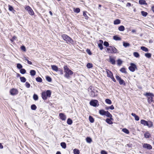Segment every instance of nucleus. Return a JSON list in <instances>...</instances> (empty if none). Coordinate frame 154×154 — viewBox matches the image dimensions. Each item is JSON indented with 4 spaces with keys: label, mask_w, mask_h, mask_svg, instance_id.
Masks as SVG:
<instances>
[{
    "label": "nucleus",
    "mask_w": 154,
    "mask_h": 154,
    "mask_svg": "<svg viewBox=\"0 0 154 154\" xmlns=\"http://www.w3.org/2000/svg\"><path fill=\"white\" fill-rule=\"evenodd\" d=\"M64 72L65 74L64 76L67 79H69L70 78V75L73 74V72L69 69V68L66 66H64Z\"/></svg>",
    "instance_id": "obj_1"
},
{
    "label": "nucleus",
    "mask_w": 154,
    "mask_h": 154,
    "mask_svg": "<svg viewBox=\"0 0 154 154\" xmlns=\"http://www.w3.org/2000/svg\"><path fill=\"white\" fill-rule=\"evenodd\" d=\"M144 95L147 97L148 102L149 103H150L152 102L154 103V98L153 97L154 95L152 93L150 92H147Z\"/></svg>",
    "instance_id": "obj_2"
},
{
    "label": "nucleus",
    "mask_w": 154,
    "mask_h": 154,
    "mask_svg": "<svg viewBox=\"0 0 154 154\" xmlns=\"http://www.w3.org/2000/svg\"><path fill=\"white\" fill-rule=\"evenodd\" d=\"M63 39L67 43L74 44V41L70 37L66 34H63L62 35Z\"/></svg>",
    "instance_id": "obj_3"
},
{
    "label": "nucleus",
    "mask_w": 154,
    "mask_h": 154,
    "mask_svg": "<svg viewBox=\"0 0 154 154\" xmlns=\"http://www.w3.org/2000/svg\"><path fill=\"white\" fill-rule=\"evenodd\" d=\"M51 91L50 90H47L46 91L42 92V97L44 100H46L47 97H51Z\"/></svg>",
    "instance_id": "obj_4"
},
{
    "label": "nucleus",
    "mask_w": 154,
    "mask_h": 154,
    "mask_svg": "<svg viewBox=\"0 0 154 154\" xmlns=\"http://www.w3.org/2000/svg\"><path fill=\"white\" fill-rule=\"evenodd\" d=\"M106 52L109 53L116 54L118 53V50L115 47L110 46L106 48Z\"/></svg>",
    "instance_id": "obj_5"
},
{
    "label": "nucleus",
    "mask_w": 154,
    "mask_h": 154,
    "mask_svg": "<svg viewBox=\"0 0 154 154\" xmlns=\"http://www.w3.org/2000/svg\"><path fill=\"white\" fill-rule=\"evenodd\" d=\"M130 66L129 67V69L132 72H134L135 69H137V66L133 63H131Z\"/></svg>",
    "instance_id": "obj_6"
},
{
    "label": "nucleus",
    "mask_w": 154,
    "mask_h": 154,
    "mask_svg": "<svg viewBox=\"0 0 154 154\" xmlns=\"http://www.w3.org/2000/svg\"><path fill=\"white\" fill-rule=\"evenodd\" d=\"M90 104L91 106L94 107L98 106L99 104L98 101L96 100H92L90 102Z\"/></svg>",
    "instance_id": "obj_7"
},
{
    "label": "nucleus",
    "mask_w": 154,
    "mask_h": 154,
    "mask_svg": "<svg viewBox=\"0 0 154 154\" xmlns=\"http://www.w3.org/2000/svg\"><path fill=\"white\" fill-rule=\"evenodd\" d=\"M25 9L28 11L29 14L31 15H33L34 14V12L32 8H31L29 6H26L25 8Z\"/></svg>",
    "instance_id": "obj_8"
},
{
    "label": "nucleus",
    "mask_w": 154,
    "mask_h": 154,
    "mask_svg": "<svg viewBox=\"0 0 154 154\" xmlns=\"http://www.w3.org/2000/svg\"><path fill=\"white\" fill-rule=\"evenodd\" d=\"M10 93L11 95H14L17 94L18 93V91L16 89L13 88L10 91Z\"/></svg>",
    "instance_id": "obj_9"
},
{
    "label": "nucleus",
    "mask_w": 154,
    "mask_h": 154,
    "mask_svg": "<svg viewBox=\"0 0 154 154\" xmlns=\"http://www.w3.org/2000/svg\"><path fill=\"white\" fill-rule=\"evenodd\" d=\"M60 119L62 120L65 121L66 119V116L63 113H60L59 114Z\"/></svg>",
    "instance_id": "obj_10"
},
{
    "label": "nucleus",
    "mask_w": 154,
    "mask_h": 154,
    "mask_svg": "<svg viewBox=\"0 0 154 154\" xmlns=\"http://www.w3.org/2000/svg\"><path fill=\"white\" fill-rule=\"evenodd\" d=\"M144 136L145 138L146 139H149L151 137V135L149 132L146 131L144 133Z\"/></svg>",
    "instance_id": "obj_11"
},
{
    "label": "nucleus",
    "mask_w": 154,
    "mask_h": 154,
    "mask_svg": "<svg viewBox=\"0 0 154 154\" xmlns=\"http://www.w3.org/2000/svg\"><path fill=\"white\" fill-rule=\"evenodd\" d=\"M153 126V122L150 121H147L146 122V126H147L149 128H151Z\"/></svg>",
    "instance_id": "obj_12"
},
{
    "label": "nucleus",
    "mask_w": 154,
    "mask_h": 154,
    "mask_svg": "<svg viewBox=\"0 0 154 154\" xmlns=\"http://www.w3.org/2000/svg\"><path fill=\"white\" fill-rule=\"evenodd\" d=\"M143 147L144 148H146L148 149H152V146L150 144L147 143H144Z\"/></svg>",
    "instance_id": "obj_13"
},
{
    "label": "nucleus",
    "mask_w": 154,
    "mask_h": 154,
    "mask_svg": "<svg viewBox=\"0 0 154 154\" xmlns=\"http://www.w3.org/2000/svg\"><path fill=\"white\" fill-rule=\"evenodd\" d=\"M106 70L107 74V76L110 78H112V77L113 76L112 72L108 69H106Z\"/></svg>",
    "instance_id": "obj_14"
},
{
    "label": "nucleus",
    "mask_w": 154,
    "mask_h": 154,
    "mask_svg": "<svg viewBox=\"0 0 154 154\" xmlns=\"http://www.w3.org/2000/svg\"><path fill=\"white\" fill-rule=\"evenodd\" d=\"M99 41L100 43L98 44V46L100 48V50H102L103 49V47L102 45V44L103 42V40H100Z\"/></svg>",
    "instance_id": "obj_15"
},
{
    "label": "nucleus",
    "mask_w": 154,
    "mask_h": 154,
    "mask_svg": "<svg viewBox=\"0 0 154 154\" xmlns=\"http://www.w3.org/2000/svg\"><path fill=\"white\" fill-rule=\"evenodd\" d=\"M106 111H105L103 109H101L99 111V114L102 116H105L106 115Z\"/></svg>",
    "instance_id": "obj_16"
},
{
    "label": "nucleus",
    "mask_w": 154,
    "mask_h": 154,
    "mask_svg": "<svg viewBox=\"0 0 154 154\" xmlns=\"http://www.w3.org/2000/svg\"><path fill=\"white\" fill-rule=\"evenodd\" d=\"M109 62L113 65H114L115 64V60L112 57H109Z\"/></svg>",
    "instance_id": "obj_17"
},
{
    "label": "nucleus",
    "mask_w": 154,
    "mask_h": 154,
    "mask_svg": "<svg viewBox=\"0 0 154 154\" xmlns=\"http://www.w3.org/2000/svg\"><path fill=\"white\" fill-rule=\"evenodd\" d=\"M8 7L9 10L14 14L15 12H16V11L13 9V7L10 5H8Z\"/></svg>",
    "instance_id": "obj_18"
},
{
    "label": "nucleus",
    "mask_w": 154,
    "mask_h": 154,
    "mask_svg": "<svg viewBox=\"0 0 154 154\" xmlns=\"http://www.w3.org/2000/svg\"><path fill=\"white\" fill-rule=\"evenodd\" d=\"M51 67L52 69L56 72H57L58 70V67L56 65H52L51 66Z\"/></svg>",
    "instance_id": "obj_19"
},
{
    "label": "nucleus",
    "mask_w": 154,
    "mask_h": 154,
    "mask_svg": "<svg viewBox=\"0 0 154 154\" xmlns=\"http://www.w3.org/2000/svg\"><path fill=\"white\" fill-rule=\"evenodd\" d=\"M131 115L134 117L136 121H138L139 120V117L135 114L132 113H131Z\"/></svg>",
    "instance_id": "obj_20"
},
{
    "label": "nucleus",
    "mask_w": 154,
    "mask_h": 154,
    "mask_svg": "<svg viewBox=\"0 0 154 154\" xmlns=\"http://www.w3.org/2000/svg\"><path fill=\"white\" fill-rule=\"evenodd\" d=\"M105 116L107 117H109L111 119H112V115L108 111H106V115Z\"/></svg>",
    "instance_id": "obj_21"
},
{
    "label": "nucleus",
    "mask_w": 154,
    "mask_h": 154,
    "mask_svg": "<svg viewBox=\"0 0 154 154\" xmlns=\"http://www.w3.org/2000/svg\"><path fill=\"white\" fill-rule=\"evenodd\" d=\"M113 23L115 25L119 24L121 23V20L119 19H117L114 21Z\"/></svg>",
    "instance_id": "obj_22"
},
{
    "label": "nucleus",
    "mask_w": 154,
    "mask_h": 154,
    "mask_svg": "<svg viewBox=\"0 0 154 154\" xmlns=\"http://www.w3.org/2000/svg\"><path fill=\"white\" fill-rule=\"evenodd\" d=\"M30 73L31 76H33L35 75L36 74V72L34 70H31L30 71Z\"/></svg>",
    "instance_id": "obj_23"
},
{
    "label": "nucleus",
    "mask_w": 154,
    "mask_h": 154,
    "mask_svg": "<svg viewBox=\"0 0 154 154\" xmlns=\"http://www.w3.org/2000/svg\"><path fill=\"white\" fill-rule=\"evenodd\" d=\"M123 46L125 48H127L130 45V44L129 43L126 42H123Z\"/></svg>",
    "instance_id": "obj_24"
},
{
    "label": "nucleus",
    "mask_w": 154,
    "mask_h": 154,
    "mask_svg": "<svg viewBox=\"0 0 154 154\" xmlns=\"http://www.w3.org/2000/svg\"><path fill=\"white\" fill-rule=\"evenodd\" d=\"M139 2L140 5H147L146 1L144 0H139Z\"/></svg>",
    "instance_id": "obj_25"
},
{
    "label": "nucleus",
    "mask_w": 154,
    "mask_h": 154,
    "mask_svg": "<svg viewBox=\"0 0 154 154\" xmlns=\"http://www.w3.org/2000/svg\"><path fill=\"white\" fill-rule=\"evenodd\" d=\"M118 29L119 31H123L125 30V28L124 26L123 25L120 26L118 27Z\"/></svg>",
    "instance_id": "obj_26"
},
{
    "label": "nucleus",
    "mask_w": 154,
    "mask_h": 154,
    "mask_svg": "<svg viewBox=\"0 0 154 154\" xmlns=\"http://www.w3.org/2000/svg\"><path fill=\"white\" fill-rule=\"evenodd\" d=\"M140 49L141 50L145 52H147L148 51V48L144 46H141L140 48Z\"/></svg>",
    "instance_id": "obj_27"
},
{
    "label": "nucleus",
    "mask_w": 154,
    "mask_h": 154,
    "mask_svg": "<svg viewBox=\"0 0 154 154\" xmlns=\"http://www.w3.org/2000/svg\"><path fill=\"white\" fill-rule=\"evenodd\" d=\"M119 84L120 85H125V83L124 82V81L122 79H121L119 81Z\"/></svg>",
    "instance_id": "obj_28"
},
{
    "label": "nucleus",
    "mask_w": 154,
    "mask_h": 154,
    "mask_svg": "<svg viewBox=\"0 0 154 154\" xmlns=\"http://www.w3.org/2000/svg\"><path fill=\"white\" fill-rule=\"evenodd\" d=\"M112 119H111L110 118L108 119L107 118L106 119V122L109 124H112V122L111 121V120H112Z\"/></svg>",
    "instance_id": "obj_29"
},
{
    "label": "nucleus",
    "mask_w": 154,
    "mask_h": 154,
    "mask_svg": "<svg viewBox=\"0 0 154 154\" xmlns=\"http://www.w3.org/2000/svg\"><path fill=\"white\" fill-rule=\"evenodd\" d=\"M67 123L69 125H71L72 123V120L70 118L68 119L67 120Z\"/></svg>",
    "instance_id": "obj_30"
},
{
    "label": "nucleus",
    "mask_w": 154,
    "mask_h": 154,
    "mask_svg": "<svg viewBox=\"0 0 154 154\" xmlns=\"http://www.w3.org/2000/svg\"><path fill=\"white\" fill-rule=\"evenodd\" d=\"M113 38L114 40L116 41L120 40H121V38L120 37L116 35L113 36Z\"/></svg>",
    "instance_id": "obj_31"
},
{
    "label": "nucleus",
    "mask_w": 154,
    "mask_h": 154,
    "mask_svg": "<svg viewBox=\"0 0 154 154\" xmlns=\"http://www.w3.org/2000/svg\"><path fill=\"white\" fill-rule=\"evenodd\" d=\"M20 79L21 82H25L26 81V78L24 77H20Z\"/></svg>",
    "instance_id": "obj_32"
},
{
    "label": "nucleus",
    "mask_w": 154,
    "mask_h": 154,
    "mask_svg": "<svg viewBox=\"0 0 154 154\" xmlns=\"http://www.w3.org/2000/svg\"><path fill=\"white\" fill-rule=\"evenodd\" d=\"M147 122V121H146L145 120L142 119L140 120V123L144 126H146V122Z\"/></svg>",
    "instance_id": "obj_33"
},
{
    "label": "nucleus",
    "mask_w": 154,
    "mask_h": 154,
    "mask_svg": "<svg viewBox=\"0 0 154 154\" xmlns=\"http://www.w3.org/2000/svg\"><path fill=\"white\" fill-rule=\"evenodd\" d=\"M60 145L63 149H65L66 147V144L65 142H61L60 143Z\"/></svg>",
    "instance_id": "obj_34"
},
{
    "label": "nucleus",
    "mask_w": 154,
    "mask_h": 154,
    "mask_svg": "<svg viewBox=\"0 0 154 154\" xmlns=\"http://www.w3.org/2000/svg\"><path fill=\"white\" fill-rule=\"evenodd\" d=\"M89 119L90 122L91 123H93L94 122V120L93 118L91 116H89Z\"/></svg>",
    "instance_id": "obj_35"
},
{
    "label": "nucleus",
    "mask_w": 154,
    "mask_h": 154,
    "mask_svg": "<svg viewBox=\"0 0 154 154\" xmlns=\"http://www.w3.org/2000/svg\"><path fill=\"white\" fill-rule=\"evenodd\" d=\"M73 152L74 154H79L80 152L78 149H73Z\"/></svg>",
    "instance_id": "obj_36"
},
{
    "label": "nucleus",
    "mask_w": 154,
    "mask_h": 154,
    "mask_svg": "<svg viewBox=\"0 0 154 154\" xmlns=\"http://www.w3.org/2000/svg\"><path fill=\"white\" fill-rule=\"evenodd\" d=\"M151 54L150 53H147L145 54V56L148 58H150L151 57Z\"/></svg>",
    "instance_id": "obj_37"
},
{
    "label": "nucleus",
    "mask_w": 154,
    "mask_h": 154,
    "mask_svg": "<svg viewBox=\"0 0 154 154\" xmlns=\"http://www.w3.org/2000/svg\"><path fill=\"white\" fill-rule=\"evenodd\" d=\"M133 55L135 57L137 58L139 57H140L139 54L137 52H134L133 53Z\"/></svg>",
    "instance_id": "obj_38"
},
{
    "label": "nucleus",
    "mask_w": 154,
    "mask_h": 154,
    "mask_svg": "<svg viewBox=\"0 0 154 154\" xmlns=\"http://www.w3.org/2000/svg\"><path fill=\"white\" fill-rule=\"evenodd\" d=\"M36 80L38 82H42V80L41 77H38L36 78Z\"/></svg>",
    "instance_id": "obj_39"
},
{
    "label": "nucleus",
    "mask_w": 154,
    "mask_h": 154,
    "mask_svg": "<svg viewBox=\"0 0 154 154\" xmlns=\"http://www.w3.org/2000/svg\"><path fill=\"white\" fill-rule=\"evenodd\" d=\"M120 71L121 72H122L123 73H126L127 72L126 71L125 68L124 67H122V68H121L120 69Z\"/></svg>",
    "instance_id": "obj_40"
},
{
    "label": "nucleus",
    "mask_w": 154,
    "mask_h": 154,
    "mask_svg": "<svg viewBox=\"0 0 154 154\" xmlns=\"http://www.w3.org/2000/svg\"><path fill=\"white\" fill-rule=\"evenodd\" d=\"M86 139L87 142L89 143H90L92 141L90 137H87Z\"/></svg>",
    "instance_id": "obj_41"
},
{
    "label": "nucleus",
    "mask_w": 154,
    "mask_h": 154,
    "mask_svg": "<svg viewBox=\"0 0 154 154\" xmlns=\"http://www.w3.org/2000/svg\"><path fill=\"white\" fill-rule=\"evenodd\" d=\"M105 102L106 103L109 104H111L112 103L111 100L108 99H106L105 100Z\"/></svg>",
    "instance_id": "obj_42"
},
{
    "label": "nucleus",
    "mask_w": 154,
    "mask_h": 154,
    "mask_svg": "<svg viewBox=\"0 0 154 154\" xmlns=\"http://www.w3.org/2000/svg\"><path fill=\"white\" fill-rule=\"evenodd\" d=\"M17 67L19 69H21L23 67L22 65L20 63H17Z\"/></svg>",
    "instance_id": "obj_43"
},
{
    "label": "nucleus",
    "mask_w": 154,
    "mask_h": 154,
    "mask_svg": "<svg viewBox=\"0 0 154 154\" xmlns=\"http://www.w3.org/2000/svg\"><path fill=\"white\" fill-rule=\"evenodd\" d=\"M46 80L49 82H51L52 81L51 78L48 76H46Z\"/></svg>",
    "instance_id": "obj_44"
},
{
    "label": "nucleus",
    "mask_w": 154,
    "mask_h": 154,
    "mask_svg": "<svg viewBox=\"0 0 154 154\" xmlns=\"http://www.w3.org/2000/svg\"><path fill=\"white\" fill-rule=\"evenodd\" d=\"M109 109L113 110L114 109V107L113 105H112L110 106H108L106 108V110H108Z\"/></svg>",
    "instance_id": "obj_45"
},
{
    "label": "nucleus",
    "mask_w": 154,
    "mask_h": 154,
    "mask_svg": "<svg viewBox=\"0 0 154 154\" xmlns=\"http://www.w3.org/2000/svg\"><path fill=\"white\" fill-rule=\"evenodd\" d=\"M86 66L87 68L90 69L93 67V65L91 63H88L87 64Z\"/></svg>",
    "instance_id": "obj_46"
},
{
    "label": "nucleus",
    "mask_w": 154,
    "mask_h": 154,
    "mask_svg": "<svg viewBox=\"0 0 154 154\" xmlns=\"http://www.w3.org/2000/svg\"><path fill=\"white\" fill-rule=\"evenodd\" d=\"M33 99L35 100H37L38 99V95L35 94H34L33 95Z\"/></svg>",
    "instance_id": "obj_47"
},
{
    "label": "nucleus",
    "mask_w": 154,
    "mask_h": 154,
    "mask_svg": "<svg viewBox=\"0 0 154 154\" xmlns=\"http://www.w3.org/2000/svg\"><path fill=\"white\" fill-rule=\"evenodd\" d=\"M31 108L32 110H35L37 108V107L35 104H32L31 106Z\"/></svg>",
    "instance_id": "obj_48"
},
{
    "label": "nucleus",
    "mask_w": 154,
    "mask_h": 154,
    "mask_svg": "<svg viewBox=\"0 0 154 154\" xmlns=\"http://www.w3.org/2000/svg\"><path fill=\"white\" fill-rule=\"evenodd\" d=\"M141 14L144 17H146L148 14L147 12H145L143 11H141Z\"/></svg>",
    "instance_id": "obj_49"
},
{
    "label": "nucleus",
    "mask_w": 154,
    "mask_h": 154,
    "mask_svg": "<svg viewBox=\"0 0 154 154\" xmlns=\"http://www.w3.org/2000/svg\"><path fill=\"white\" fill-rule=\"evenodd\" d=\"M26 70L24 69H20V73L22 74H24L26 72Z\"/></svg>",
    "instance_id": "obj_50"
},
{
    "label": "nucleus",
    "mask_w": 154,
    "mask_h": 154,
    "mask_svg": "<svg viewBox=\"0 0 154 154\" xmlns=\"http://www.w3.org/2000/svg\"><path fill=\"white\" fill-rule=\"evenodd\" d=\"M90 96L92 97L95 96L96 95L95 92L91 90V91L90 93Z\"/></svg>",
    "instance_id": "obj_51"
},
{
    "label": "nucleus",
    "mask_w": 154,
    "mask_h": 154,
    "mask_svg": "<svg viewBox=\"0 0 154 154\" xmlns=\"http://www.w3.org/2000/svg\"><path fill=\"white\" fill-rule=\"evenodd\" d=\"M122 131L127 134H128L129 133V131L126 128H123L122 130Z\"/></svg>",
    "instance_id": "obj_52"
},
{
    "label": "nucleus",
    "mask_w": 154,
    "mask_h": 154,
    "mask_svg": "<svg viewBox=\"0 0 154 154\" xmlns=\"http://www.w3.org/2000/svg\"><path fill=\"white\" fill-rule=\"evenodd\" d=\"M86 13H87V11L83 12V16L85 17V18L86 19H88V17L87 15L86 14Z\"/></svg>",
    "instance_id": "obj_53"
},
{
    "label": "nucleus",
    "mask_w": 154,
    "mask_h": 154,
    "mask_svg": "<svg viewBox=\"0 0 154 154\" xmlns=\"http://www.w3.org/2000/svg\"><path fill=\"white\" fill-rule=\"evenodd\" d=\"M25 85L26 88H28L30 87V85L28 82H26L25 84Z\"/></svg>",
    "instance_id": "obj_54"
},
{
    "label": "nucleus",
    "mask_w": 154,
    "mask_h": 154,
    "mask_svg": "<svg viewBox=\"0 0 154 154\" xmlns=\"http://www.w3.org/2000/svg\"><path fill=\"white\" fill-rule=\"evenodd\" d=\"M117 62V64L119 65H121L122 63V61L120 59H118Z\"/></svg>",
    "instance_id": "obj_55"
},
{
    "label": "nucleus",
    "mask_w": 154,
    "mask_h": 154,
    "mask_svg": "<svg viewBox=\"0 0 154 154\" xmlns=\"http://www.w3.org/2000/svg\"><path fill=\"white\" fill-rule=\"evenodd\" d=\"M109 43L106 42V41H105L104 43H103V45L104 46H105L106 47H108L109 46Z\"/></svg>",
    "instance_id": "obj_56"
},
{
    "label": "nucleus",
    "mask_w": 154,
    "mask_h": 154,
    "mask_svg": "<svg viewBox=\"0 0 154 154\" xmlns=\"http://www.w3.org/2000/svg\"><path fill=\"white\" fill-rule=\"evenodd\" d=\"M80 11V9L79 8H76L74 10V12L76 13H79Z\"/></svg>",
    "instance_id": "obj_57"
},
{
    "label": "nucleus",
    "mask_w": 154,
    "mask_h": 154,
    "mask_svg": "<svg viewBox=\"0 0 154 154\" xmlns=\"http://www.w3.org/2000/svg\"><path fill=\"white\" fill-rule=\"evenodd\" d=\"M86 52L88 53L89 55H91V54L92 53L90 51V50L88 49H87L86 50Z\"/></svg>",
    "instance_id": "obj_58"
},
{
    "label": "nucleus",
    "mask_w": 154,
    "mask_h": 154,
    "mask_svg": "<svg viewBox=\"0 0 154 154\" xmlns=\"http://www.w3.org/2000/svg\"><path fill=\"white\" fill-rule=\"evenodd\" d=\"M21 49L23 51H26V49L25 48V47L24 46H21Z\"/></svg>",
    "instance_id": "obj_59"
},
{
    "label": "nucleus",
    "mask_w": 154,
    "mask_h": 154,
    "mask_svg": "<svg viewBox=\"0 0 154 154\" xmlns=\"http://www.w3.org/2000/svg\"><path fill=\"white\" fill-rule=\"evenodd\" d=\"M116 79L119 81L121 78L118 75H116Z\"/></svg>",
    "instance_id": "obj_60"
},
{
    "label": "nucleus",
    "mask_w": 154,
    "mask_h": 154,
    "mask_svg": "<svg viewBox=\"0 0 154 154\" xmlns=\"http://www.w3.org/2000/svg\"><path fill=\"white\" fill-rule=\"evenodd\" d=\"M101 154H107V152L104 150H102L101 151Z\"/></svg>",
    "instance_id": "obj_61"
},
{
    "label": "nucleus",
    "mask_w": 154,
    "mask_h": 154,
    "mask_svg": "<svg viewBox=\"0 0 154 154\" xmlns=\"http://www.w3.org/2000/svg\"><path fill=\"white\" fill-rule=\"evenodd\" d=\"M127 146L129 148H132V145L131 144H128L127 145Z\"/></svg>",
    "instance_id": "obj_62"
},
{
    "label": "nucleus",
    "mask_w": 154,
    "mask_h": 154,
    "mask_svg": "<svg viewBox=\"0 0 154 154\" xmlns=\"http://www.w3.org/2000/svg\"><path fill=\"white\" fill-rule=\"evenodd\" d=\"M59 72V74L60 75H62L63 74V70L62 69H60L58 70Z\"/></svg>",
    "instance_id": "obj_63"
},
{
    "label": "nucleus",
    "mask_w": 154,
    "mask_h": 154,
    "mask_svg": "<svg viewBox=\"0 0 154 154\" xmlns=\"http://www.w3.org/2000/svg\"><path fill=\"white\" fill-rule=\"evenodd\" d=\"M110 78L114 82H116V80L114 78L113 76H112V78Z\"/></svg>",
    "instance_id": "obj_64"
}]
</instances>
